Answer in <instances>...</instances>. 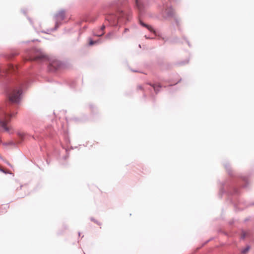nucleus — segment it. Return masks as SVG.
<instances>
[{"instance_id":"obj_10","label":"nucleus","mask_w":254,"mask_h":254,"mask_svg":"<svg viewBox=\"0 0 254 254\" xmlns=\"http://www.w3.org/2000/svg\"><path fill=\"white\" fill-rule=\"evenodd\" d=\"M104 33H105L104 31H100L97 34H95V35L97 36L100 37V36L103 35L104 34Z\"/></svg>"},{"instance_id":"obj_9","label":"nucleus","mask_w":254,"mask_h":254,"mask_svg":"<svg viewBox=\"0 0 254 254\" xmlns=\"http://www.w3.org/2000/svg\"><path fill=\"white\" fill-rule=\"evenodd\" d=\"M136 5L138 9L140 10L141 9V4L138 0H136Z\"/></svg>"},{"instance_id":"obj_3","label":"nucleus","mask_w":254,"mask_h":254,"mask_svg":"<svg viewBox=\"0 0 254 254\" xmlns=\"http://www.w3.org/2000/svg\"><path fill=\"white\" fill-rule=\"evenodd\" d=\"M61 63L58 60H53L50 63L49 68L51 70H55L60 68Z\"/></svg>"},{"instance_id":"obj_6","label":"nucleus","mask_w":254,"mask_h":254,"mask_svg":"<svg viewBox=\"0 0 254 254\" xmlns=\"http://www.w3.org/2000/svg\"><path fill=\"white\" fill-rule=\"evenodd\" d=\"M140 24L143 27H146L147 29H148L149 31H150L151 32H153L154 33H155V31L153 29V28L150 25L146 24L142 22H140Z\"/></svg>"},{"instance_id":"obj_7","label":"nucleus","mask_w":254,"mask_h":254,"mask_svg":"<svg viewBox=\"0 0 254 254\" xmlns=\"http://www.w3.org/2000/svg\"><path fill=\"white\" fill-rule=\"evenodd\" d=\"M250 249V247L248 246L246 248L242 250L241 253L242 254H246Z\"/></svg>"},{"instance_id":"obj_14","label":"nucleus","mask_w":254,"mask_h":254,"mask_svg":"<svg viewBox=\"0 0 254 254\" xmlns=\"http://www.w3.org/2000/svg\"><path fill=\"white\" fill-rule=\"evenodd\" d=\"M6 163L8 165H10V164L8 162H6Z\"/></svg>"},{"instance_id":"obj_1","label":"nucleus","mask_w":254,"mask_h":254,"mask_svg":"<svg viewBox=\"0 0 254 254\" xmlns=\"http://www.w3.org/2000/svg\"><path fill=\"white\" fill-rule=\"evenodd\" d=\"M16 113L8 114L0 108V127L5 131H10V127L7 126V124L10 121L11 118L14 117Z\"/></svg>"},{"instance_id":"obj_4","label":"nucleus","mask_w":254,"mask_h":254,"mask_svg":"<svg viewBox=\"0 0 254 254\" xmlns=\"http://www.w3.org/2000/svg\"><path fill=\"white\" fill-rule=\"evenodd\" d=\"M65 17V11L64 10L60 11L57 14L58 20H62Z\"/></svg>"},{"instance_id":"obj_5","label":"nucleus","mask_w":254,"mask_h":254,"mask_svg":"<svg viewBox=\"0 0 254 254\" xmlns=\"http://www.w3.org/2000/svg\"><path fill=\"white\" fill-rule=\"evenodd\" d=\"M46 57L42 54H40L39 55L36 56L34 58H31V60L37 61L46 59Z\"/></svg>"},{"instance_id":"obj_8","label":"nucleus","mask_w":254,"mask_h":254,"mask_svg":"<svg viewBox=\"0 0 254 254\" xmlns=\"http://www.w3.org/2000/svg\"><path fill=\"white\" fill-rule=\"evenodd\" d=\"M150 85L153 88L154 90L156 92L158 91V90L157 89V87H158V88L161 87V86H160L159 85H157L156 84H152V85L150 84Z\"/></svg>"},{"instance_id":"obj_11","label":"nucleus","mask_w":254,"mask_h":254,"mask_svg":"<svg viewBox=\"0 0 254 254\" xmlns=\"http://www.w3.org/2000/svg\"><path fill=\"white\" fill-rule=\"evenodd\" d=\"M96 43V42H95V41H93L92 40H90V41L89 42V45L92 46V45H94Z\"/></svg>"},{"instance_id":"obj_13","label":"nucleus","mask_w":254,"mask_h":254,"mask_svg":"<svg viewBox=\"0 0 254 254\" xmlns=\"http://www.w3.org/2000/svg\"><path fill=\"white\" fill-rule=\"evenodd\" d=\"M0 171L4 173H6V172L3 169H2L0 167Z\"/></svg>"},{"instance_id":"obj_12","label":"nucleus","mask_w":254,"mask_h":254,"mask_svg":"<svg viewBox=\"0 0 254 254\" xmlns=\"http://www.w3.org/2000/svg\"><path fill=\"white\" fill-rule=\"evenodd\" d=\"M105 28V26L104 25H102V27H101L100 31H104Z\"/></svg>"},{"instance_id":"obj_2","label":"nucleus","mask_w":254,"mask_h":254,"mask_svg":"<svg viewBox=\"0 0 254 254\" xmlns=\"http://www.w3.org/2000/svg\"><path fill=\"white\" fill-rule=\"evenodd\" d=\"M21 94V90H14L9 95V99L12 102H17L19 101V96Z\"/></svg>"}]
</instances>
